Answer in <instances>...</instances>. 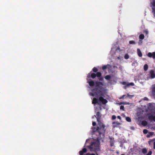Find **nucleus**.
Returning <instances> with one entry per match:
<instances>
[{
    "instance_id": "nucleus-1",
    "label": "nucleus",
    "mask_w": 155,
    "mask_h": 155,
    "mask_svg": "<svg viewBox=\"0 0 155 155\" xmlns=\"http://www.w3.org/2000/svg\"><path fill=\"white\" fill-rule=\"evenodd\" d=\"M102 115L99 111L96 113V116H95L98 122V125L97 127H93L92 130L93 132L96 134L97 137L95 141L92 142L90 146H88V147L91 151L95 152L99 149L100 141H103V139L104 138V134L106 131L105 129V126L101 122V119Z\"/></svg>"
},
{
    "instance_id": "nucleus-2",
    "label": "nucleus",
    "mask_w": 155,
    "mask_h": 155,
    "mask_svg": "<svg viewBox=\"0 0 155 155\" xmlns=\"http://www.w3.org/2000/svg\"><path fill=\"white\" fill-rule=\"evenodd\" d=\"M91 72L92 71L87 75V82L91 87L94 86L95 84V87L91 90L93 93H90V95L93 97H97V96H103L104 95L103 92L104 91V88L103 87V84L102 82L99 81H96L95 83L94 81L89 79V78H91L93 79L95 78L96 77V74L94 73H91Z\"/></svg>"
},
{
    "instance_id": "nucleus-3",
    "label": "nucleus",
    "mask_w": 155,
    "mask_h": 155,
    "mask_svg": "<svg viewBox=\"0 0 155 155\" xmlns=\"http://www.w3.org/2000/svg\"><path fill=\"white\" fill-rule=\"evenodd\" d=\"M98 100L101 101L103 104H105L108 102L106 99H104L101 96L99 97L98 99L95 97L94 98L92 101V104H99L100 103H98Z\"/></svg>"
},
{
    "instance_id": "nucleus-4",
    "label": "nucleus",
    "mask_w": 155,
    "mask_h": 155,
    "mask_svg": "<svg viewBox=\"0 0 155 155\" xmlns=\"http://www.w3.org/2000/svg\"><path fill=\"white\" fill-rule=\"evenodd\" d=\"M122 84L124 85H126V86L124 87L125 88H126V87H128L130 86H133L134 85V84L133 82H131L128 84H127L126 82L123 81L122 82Z\"/></svg>"
},
{
    "instance_id": "nucleus-5",
    "label": "nucleus",
    "mask_w": 155,
    "mask_h": 155,
    "mask_svg": "<svg viewBox=\"0 0 155 155\" xmlns=\"http://www.w3.org/2000/svg\"><path fill=\"white\" fill-rule=\"evenodd\" d=\"M147 56L150 58H152L153 59H155V52L152 53L149 52L147 54Z\"/></svg>"
},
{
    "instance_id": "nucleus-6",
    "label": "nucleus",
    "mask_w": 155,
    "mask_h": 155,
    "mask_svg": "<svg viewBox=\"0 0 155 155\" xmlns=\"http://www.w3.org/2000/svg\"><path fill=\"white\" fill-rule=\"evenodd\" d=\"M112 124L113 125V127L114 128H115L117 127L118 126L120 125L121 124V123L117 121H114L113 122Z\"/></svg>"
},
{
    "instance_id": "nucleus-7",
    "label": "nucleus",
    "mask_w": 155,
    "mask_h": 155,
    "mask_svg": "<svg viewBox=\"0 0 155 155\" xmlns=\"http://www.w3.org/2000/svg\"><path fill=\"white\" fill-rule=\"evenodd\" d=\"M150 78H155V73L154 71L151 70L150 71Z\"/></svg>"
},
{
    "instance_id": "nucleus-8",
    "label": "nucleus",
    "mask_w": 155,
    "mask_h": 155,
    "mask_svg": "<svg viewBox=\"0 0 155 155\" xmlns=\"http://www.w3.org/2000/svg\"><path fill=\"white\" fill-rule=\"evenodd\" d=\"M87 149L86 148H83L79 152V154L80 155H83L84 153L87 152Z\"/></svg>"
},
{
    "instance_id": "nucleus-9",
    "label": "nucleus",
    "mask_w": 155,
    "mask_h": 155,
    "mask_svg": "<svg viewBox=\"0 0 155 155\" xmlns=\"http://www.w3.org/2000/svg\"><path fill=\"white\" fill-rule=\"evenodd\" d=\"M148 118L150 121H155V115L153 116L152 115H150L148 116Z\"/></svg>"
},
{
    "instance_id": "nucleus-10",
    "label": "nucleus",
    "mask_w": 155,
    "mask_h": 155,
    "mask_svg": "<svg viewBox=\"0 0 155 155\" xmlns=\"http://www.w3.org/2000/svg\"><path fill=\"white\" fill-rule=\"evenodd\" d=\"M109 139H110V143L111 147L113 146L114 145V138L112 137H109Z\"/></svg>"
},
{
    "instance_id": "nucleus-11",
    "label": "nucleus",
    "mask_w": 155,
    "mask_h": 155,
    "mask_svg": "<svg viewBox=\"0 0 155 155\" xmlns=\"http://www.w3.org/2000/svg\"><path fill=\"white\" fill-rule=\"evenodd\" d=\"M152 94L155 96V84L152 86Z\"/></svg>"
},
{
    "instance_id": "nucleus-12",
    "label": "nucleus",
    "mask_w": 155,
    "mask_h": 155,
    "mask_svg": "<svg viewBox=\"0 0 155 155\" xmlns=\"http://www.w3.org/2000/svg\"><path fill=\"white\" fill-rule=\"evenodd\" d=\"M141 152L143 154H146L147 153V150L146 148H143L142 149Z\"/></svg>"
},
{
    "instance_id": "nucleus-13",
    "label": "nucleus",
    "mask_w": 155,
    "mask_h": 155,
    "mask_svg": "<svg viewBox=\"0 0 155 155\" xmlns=\"http://www.w3.org/2000/svg\"><path fill=\"white\" fill-rule=\"evenodd\" d=\"M137 53L138 56L140 57H141L142 56V54L139 48L137 49Z\"/></svg>"
},
{
    "instance_id": "nucleus-14",
    "label": "nucleus",
    "mask_w": 155,
    "mask_h": 155,
    "mask_svg": "<svg viewBox=\"0 0 155 155\" xmlns=\"http://www.w3.org/2000/svg\"><path fill=\"white\" fill-rule=\"evenodd\" d=\"M153 104L152 103H149L148 106V108L150 110H152L153 109Z\"/></svg>"
},
{
    "instance_id": "nucleus-15",
    "label": "nucleus",
    "mask_w": 155,
    "mask_h": 155,
    "mask_svg": "<svg viewBox=\"0 0 155 155\" xmlns=\"http://www.w3.org/2000/svg\"><path fill=\"white\" fill-rule=\"evenodd\" d=\"M144 126H146L147 124V122L145 120H143L142 121L141 123Z\"/></svg>"
},
{
    "instance_id": "nucleus-16",
    "label": "nucleus",
    "mask_w": 155,
    "mask_h": 155,
    "mask_svg": "<svg viewBox=\"0 0 155 155\" xmlns=\"http://www.w3.org/2000/svg\"><path fill=\"white\" fill-rule=\"evenodd\" d=\"M96 76L97 77L100 78L102 74L101 73L99 72H97L96 74Z\"/></svg>"
},
{
    "instance_id": "nucleus-17",
    "label": "nucleus",
    "mask_w": 155,
    "mask_h": 155,
    "mask_svg": "<svg viewBox=\"0 0 155 155\" xmlns=\"http://www.w3.org/2000/svg\"><path fill=\"white\" fill-rule=\"evenodd\" d=\"M108 66H110V65L109 64H108L107 65H104L102 67V69L103 70L106 69L107 68Z\"/></svg>"
},
{
    "instance_id": "nucleus-18",
    "label": "nucleus",
    "mask_w": 155,
    "mask_h": 155,
    "mask_svg": "<svg viewBox=\"0 0 155 155\" xmlns=\"http://www.w3.org/2000/svg\"><path fill=\"white\" fill-rule=\"evenodd\" d=\"M148 68V65L147 64H145L144 66L143 69L144 71H146Z\"/></svg>"
},
{
    "instance_id": "nucleus-19",
    "label": "nucleus",
    "mask_w": 155,
    "mask_h": 155,
    "mask_svg": "<svg viewBox=\"0 0 155 155\" xmlns=\"http://www.w3.org/2000/svg\"><path fill=\"white\" fill-rule=\"evenodd\" d=\"M105 78L107 80H109L111 78V76L110 75H107L105 77Z\"/></svg>"
},
{
    "instance_id": "nucleus-20",
    "label": "nucleus",
    "mask_w": 155,
    "mask_h": 155,
    "mask_svg": "<svg viewBox=\"0 0 155 155\" xmlns=\"http://www.w3.org/2000/svg\"><path fill=\"white\" fill-rule=\"evenodd\" d=\"M98 70L97 68L96 67H94L92 69V71L94 72H97Z\"/></svg>"
},
{
    "instance_id": "nucleus-21",
    "label": "nucleus",
    "mask_w": 155,
    "mask_h": 155,
    "mask_svg": "<svg viewBox=\"0 0 155 155\" xmlns=\"http://www.w3.org/2000/svg\"><path fill=\"white\" fill-rule=\"evenodd\" d=\"M144 35H143V34H140L139 35V38L140 39H144Z\"/></svg>"
},
{
    "instance_id": "nucleus-22",
    "label": "nucleus",
    "mask_w": 155,
    "mask_h": 155,
    "mask_svg": "<svg viewBox=\"0 0 155 155\" xmlns=\"http://www.w3.org/2000/svg\"><path fill=\"white\" fill-rule=\"evenodd\" d=\"M126 120L129 122H130L131 121V118L129 117H127L126 118Z\"/></svg>"
},
{
    "instance_id": "nucleus-23",
    "label": "nucleus",
    "mask_w": 155,
    "mask_h": 155,
    "mask_svg": "<svg viewBox=\"0 0 155 155\" xmlns=\"http://www.w3.org/2000/svg\"><path fill=\"white\" fill-rule=\"evenodd\" d=\"M129 56L128 54H126L124 55V58L126 59H128L129 58Z\"/></svg>"
},
{
    "instance_id": "nucleus-24",
    "label": "nucleus",
    "mask_w": 155,
    "mask_h": 155,
    "mask_svg": "<svg viewBox=\"0 0 155 155\" xmlns=\"http://www.w3.org/2000/svg\"><path fill=\"white\" fill-rule=\"evenodd\" d=\"M130 44H136L135 42L133 41H130L129 42Z\"/></svg>"
},
{
    "instance_id": "nucleus-25",
    "label": "nucleus",
    "mask_w": 155,
    "mask_h": 155,
    "mask_svg": "<svg viewBox=\"0 0 155 155\" xmlns=\"http://www.w3.org/2000/svg\"><path fill=\"white\" fill-rule=\"evenodd\" d=\"M151 3L153 7H155V0H153Z\"/></svg>"
},
{
    "instance_id": "nucleus-26",
    "label": "nucleus",
    "mask_w": 155,
    "mask_h": 155,
    "mask_svg": "<svg viewBox=\"0 0 155 155\" xmlns=\"http://www.w3.org/2000/svg\"><path fill=\"white\" fill-rule=\"evenodd\" d=\"M127 97V96H126L125 95H123L122 97H120V99H124V98H126Z\"/></svg>"
},
{
    "instance_id": "nucleus-27",
    "label": "nucleus",
    "mask_w": 155,
    "mask_h": 155,
    "mask_svg": "<svg viewBox=\"0 0 155 155\" xmlns=\"http://www.w3.org/2000/svg\"><path fill=\"white\" fill-rule=\"evenodd\" d=\"M127 97H129L130 98H131L132 97H134V95H130L129 94H127Z\"/></svg>"
},
{
    "instance_id": "nucleus-28",
    "label": "nucleus",
    "mask_w": 155,
    "mask_h": 155,
    "mask_svg": "<svg viewBox=\"0 0 155 155\" xmlns=\"http://www.w3.org/2000/svg\"><path fill=\"white\" fill-rule=\"evenodd\" d=\"M120 110H124V106L121 105L120 107Z\"/></svg>"
},
{
    "instance_id": "nucleus-29",
    "label": "nucleus",
    "mask_w": 155,
    "mask_h": 155,
    "mask_svg": "<svg viewBox=\"0 0 155 155\" xmlns=\"http://www.w3.org/2000/svg\"><path fill=\"white\" fill-rule=\"evenodd\" d=\"M143 132L144 134H146L148 132V130L147 129H144L143 130Z\"/></svg>"
},
{
    "instance_id": "nucleus-30",
    "label": "nucleus",
    "mask_w": 155,
    "mask_h": 155,
    "mask_svg": "<svg viewBox=\"0 0 155 155\" xmlns=\"http://www.w3.org/2000/svg\"><path fill=\"white\" fill-rule=\"evenodd\" d=\"M116 116L115 115H113L112 116V120H114L116 118Z\"/></svg>"
},
{
    "instance_id": "nucleus-31",
    "label": "nucleus",
    "mask_w": 155,
    "mask_h": 155,
    "mask_svg": "<svg viewBox=\"0 0 155 155\" xmlns=\"http://www.w3.org/2000/svg\"><path fill=\"white\" fill-rule=\"evenodd\" d=\"M152 10H153V12L154 13V17H155V8H153Z\"/></svg>"
},
{
    "instance_id": "nucleus-32",
    "label": "nucleus",
    "mask_w": 155,
    "mask_h": 155,
    "mask_svg": "<svg viewBox=\"0 0 155 155\" xmlns=\"http://www.w3.org/2000/svg\"><path fill=\"white\" fill-rule=\"evenodd\" d=\"M129 103H125V102H121L120 103V104H129Z\"/></svg>"
},
{
    "instance_id": "nucleus-33",
    "label": "nucleus",
    "mask_w": 155,
    "mask_h": 155,
    "mask_svg": "<svg viewBox=\"0 0 155 155\" xmlns=\"http://www.w3.org/2000/svg\"><path fill=\"white\" fill-rule=\"evenodd\" d=\"M96 124V123L95 122H94L92 123V125L93 126H95Z\"/></svg>"
},
{
    "instance_id": "nucleus-34",
    "label": "nucleus",
    "mask_w": 155,
    "mask_h": 155,
    "mask_svg": "<svg viewBox=\"0 0 155 155\" xmlns=\"http://www.w3.org/2000/svg\"><path fill=\"white\" fill-rule=\"evenodd\" d=\"M117 118L118 119H120V120H121V117H120V116H118L117 117Z\"/></svg>"
},
{
    "instance_id": "nucleus-35",
    "label": "nucleus",
    "mask_w": 155,
    "mask_h": 155,
    "mask_svg": "<svg viewBox=\"0 0 155 155\" xmlns=\"http://www.w3.org/2000/svg\"><path fill=\"white\" fill-rule=\"evenodd\" d=\"M153 148L155 149V141L153 143Z\"/></svg>"
},
{
    "instance_id": "nucleus-36",
    "label": "nucleus",
    "mask_w": 155,
    "mask_h": 155,
    "mask_svg": "<svg viewBox=\"0 0 155 155\" xmlns=\"http://www.w3.org/2000/svg\"><path fill=\"white\" fill-rule=\"evenodd\" d=\"M103 78H100L99 79V80L100 81H102V80Z\"/></svg>"
},
{
    "instance_id": "nucleus-37",
    "label": "nucleus",
    "mask_w": 155,
    "mask_h": 155,
    "mask_svg": "<svg viewBox=\"0 0 155 155\" xmlns=\"http://www.w3.org/2000/svg\"><path fill=\"white\" fill-rule=\"evenodd\" d=\"M84 155H90V154L89 153H87L86 154H84Z\"/></svg>"
},
{
    "instance_id": "nucleus-38",
    "label": "nucleus",
    "mask_w": 155,
    "mask_h": 155,
    "mask_svg": "<svg viewBox=\"0 0 155 155\" xmlns=\"http://www.w3.org/2000/svg\"><path fill=\"white\" fill-rule=\"evenodd\" d=\"M90 155H95L94 153H92L91 154H90Z\"/></svg>"
},
{
    "instance_id": "nucleus-39",
    "label": "nucleus",
    "mask_w": 155,
    "mask_h": 155,
    "mask_svg": "<svg viewBox=\"0 0 155 155\" xmlns=\"http://www.w3.org/2000/svg\"><path fill=\"white\" fill-rule=\"evenodd\" d=\"M145 98V100H146V99H147V98H146V97H145V98Z\"/></svg>"
},
{
    "instance_id": "nucleus-40",
    "label": "nucleus",
    "mask_w": 155,
    "mask_h": 155,
    "mask_svg": "<svg viewBox=\"0 0 155 155\" xmlns=\"http://www.w3.org/2000/svg\"><path fill=\"white\" fill-rule=\"evenodd\" d=\"M145 98V100H146V99H147V98H146V97H145V98Z\"/></svg>"
},
{
    "instance_id": "nucleus-41",
    "label": "nucleus",
    "mask_w": 155,
    "mask_h": 155,
    "mask_svg": "<svg viewBox=\"0 0 155 155\" xmlns=\"http://www.w3.org/2000/svg\"><path fill=\"white\" fill-rule=\"evenodd\" d=\"M145 98V100H146V99H147V98H146V97H145V98Z\"/></svg>"
},
{
    "instance_id": "nucleus-42",
    "label": "nucleus",
    "mask_w": 155,
    "mask_h": 155,
    "mask_svg": "<svg viewBox=\"0 0 155 155\" xmlns=\"http://www.w3.org/2000/svg\"><path fill=\"white\" fill-rule=\"evenodd\" d=\"M121 155H125L124 154H121Z\"/></svg>"
},
{
    "instance_id": "nucleus-43",
    "label": "nucleus",
    "mask_w": 155,
    "mask_h": 155,
    "mask_svg": "<svg viewBox=\"0 0 155 155\" xmlns=\"http://www.w3.org/2000/svg\"><path fill=\"white\" fill-rule=\"evenodd\" d=\"M96 154L97 155H98V154L97 153H96Z\"/></svg>"
}]
</instances>
